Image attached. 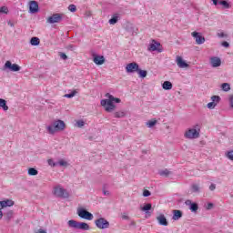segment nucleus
Wrapping results in <instances>:
<instances>
[{"instance_id":"obj_1","label":"nucleus","mask_w":233,"mask_h":233,"mask_svg":"<svg viewBox=\"0 0 233 233\" xmlns=\"http://www.w3.org/2000/svg\"><path fill=\"white\" fill-rule=\"evenodd\" d=\"M107 99L101 100V106H105L106 112H112L116 108L114 103H121V99L114 97L110 93L106 94Z\"/></svg>"},{"instance_id":"obj_2","label":"nucleus","mask_w":233,"mask_h":233,"mask_svg":"<svg viewBox=\"0 0 233 233\" xmlns=\"http://www.w3.org/2000/svg\"><path fill=\"white\" fill-rule=\"evenodd\" d=\"M66 127V125L65 124V122L63 120H56L53 123L52 126H49L47 127V130H48L49 134H56V132L65 130Z\"/></svg>"},{"instance_id":"obj_3","label":"nucleus","mask_w":233,"mask_h":233,"mask_svg":"<svg viewBox=\"0 0 233 233\" xmlns=\"http://www.w3.org/2000/svg\"><path fill=\"white\" fill-rule=\"evenodd\" d=\"M54 194L56 198H69L70 194L66 189L63 188L61 186H56L54 187Z\"/></svg>"},{"instance_id":"obj_4","label":"nucleus","mask_w":233,"mask_h":233,"mask_svg":"<svg viewBox=\"0 0 233 233\" xmlns=\"http://www.w3.org/2000/svg\"><path fill=\"white\" fill-rule=\"evenodd\" d=\"M185 137L187 139H198L199 137V129L198 131L194 128L187 129L185 133Z\"/></svg>"},{"instance_id":"obj_5","label":"nucleus","mask_w":233,"mask_h":233,"mask_svg":"<svg viewBox=\"0 0 233 233\" xmlns=\"http://www.w3.org/2000/svg\"><path fill=\"white\" fill-rule=\"evenodd\" d=\"M77 214L79 218H82L83 219H88L89 221H92V219H94V215L86 211V209L80 208L78 209Z\"/></svg>"},{"instance_id":"obj_6","label":"nucleus","mask_w":233,"mask_h":233,"mask_svg":"<svg viewBox=\"0 0 233 233\" xmlns=\"http://www.w3.org/2000/svg\"><path fill=\"white\" fill-rule=\"evenodd\" d=\"M148 50L150 52H163V46H161V44L156 42L155 40H152V43L148 46Z\"/></svg>"},{"instance_id":"obj_7","label":"nucleus","mask_w":233,"mask_h":233,"mask_svg":"<svg viewBox=\"0 0 233 233\" xmlns=\"http://www.w3.org/2000/svg\"><path fill=\"white\" fill-rule=\"evenodd\" d=\"M64 15L63 14H54L52 16H49L47 21L54 25V23H61V20L63 19Z\"/></svg>"},{"instance_id":"obj_8","label":"nucleus","mask_w":233,"mask_h":233,"mask_svg":"<svg viewBox=\"0 0 233 233\" xmlns=\"http://www.w3.org/2000/svg\"><path fill=\"white\" fill-rule=\"evenodd\" d=\"M5 68H8L11 72H19V70H21V66H19V65L12 64L10 61L5 62Z\"/></svg>"},{"instance_id":"obj_9","label":"nucleus","mask_w":233,"mask_h":233,"mask_svg":"<svg viewBox=\"0 0 233 233\" xmlns=\"http://www.w3.org/2000/svg\"><path fill=\"white\" fill-rule=\"evenodd\" d=\"M126 70L128 74L137 72V70H139V65H137L136 62L129 63L127 65Z\"/></svg>"},{"instance_id":"obj_10","label":"nucleus","mask_w":233,"mask_h":233,"mask_svg":"<svg viewBox=\"0 0 233 233\" xmlns=\"http://www.w3.org/2000/svg\"><path fill=\"white\" fill-rule=\"evenodd\" d=\"M96 225L98 228H108V227H110V223L105 218H98L96 221Z\"/></svg>"},{"instance_id":"obj_11","label":"nucleus","mask_w":233,"mask_h":233,"mask_svg":"<svg viewBox=\"0 0 233 233\" xmlns=\"http://www.w3.org/2000/svg\"><path fill=\"white\" fill-rule=\"evenodd\" d=\"M29 12L30 14H37L39 12V4H37L35 1H30Z\"/></svg>"},{"instance_id":"obj_12","label":"nucleus","mask_w":233,"mask_h":233,"mask_svg":"<svg viewBox=\"0 0 233 233\" xmlns=\"http://www.w3.org/2000/svg\"><path fill=\"white\" fill-rule=\"evenodd\" d=\"M176 63L179 68H188V64L179 56H177Z\"/></svg>"},{"instance_id":"obj_13","label":"nucleus","mask_w":233,"mask_h":233,"mask_svg":"<svg viewBox=\"0 0 233 233\" xmlns=\"http://www.w3.org/2000/svg\"><path fill=\"white\" fill-rule=\"evenodd\" d=\"M185 204L187 206V207H190V210L192 212H198V209L199 208V207L198 206V203H194L192 202V200L190 199H187L186 200Z\"/></svg>"},{"instance_id":"obj_14","label":"nucleus","mask_w":233,"mask_h":233,"mask_svg":"<svg viewBox=\"0 0 233 233\" xmlns=\"http://www.w3.org/2000/svg\"><path fill=\"white\" fill-rule=\"evenodd\" d=\"M191 35H193L196 38V43H198V45H203V43H205V37L201 36L199 33L193 32Z\"/></svg>"},{"instance_id":"obj_15","label":"nucleus","mask_w":233,"mask_h":233,"mask_svg":"<svg viewBox=\"0 0 233 233\" xmlns=\"http://www.w3.org/2000/svg\"><path fill=\"white\" fill-rule=\"evenodd\" d=\"M93 61L96 65H103L105 63V56L94 55Z\"/></svg>"},{"instance_id":"obj_16","label":"nucleus","mask_w":233,"mask_h":233,"mask_svg":"<svg viewBox=\"0 0 233 233\" xmlns=\"http://www.w3.org/2000/svg\"><path fill=\"white\" fill-rule=\"evenodd\" d=\"M157 219L158 223H160L164 227H167L168 225V221H167V218L165 217V215H159L157 218Z\"/></svg>"},{"instance_id":"obj_17","label":"nucleus","mask_w":233,"mask_h":233,"mask_svg":"<svg viewBox=\"0 0 233 233\" xmlns=\"http://www.w3.org/2000/svg\"><path fill=\"white\" fill-rule=\"evenodd\" d=\"M182 217H183V213L181 212V210H177V209L173 210V219L175 221H177V219H179V218H182Z\"/></svg>"},{"instance_id":"obj_18","label":"nucleus","mask_w":233,"mask_h":233,"mask_svg":"<svg viewBox=\"0 0 233 233\" xmlns=\"http://www.w3.org/2000/svg\"><path fill=\"white\" fill-rule=\"evenodd\" d=\"M211 65L214 67L221 66V59L218 57L211 58Z\"/></svg>"},{"instance_id":"obj_19","label":"nucleus","mask_w":233,"mask_h":233,"mask_svg":"<svg viewBox=\"0 0 233 233\" xmlns=\"http://www.w3.org/2000/svg\"><path fill=\"white\" fill-rule=\"evenodd\" d=\"M2 207L5 208V207H14V200L6 199L2 201Z\"/></svg>"},{"instance_id":"obj_20","label":"nucleus","mask_w":233,"mask_h":233,"mask_svg":"<svg viewBox=\"0 0 233 233\" xmlns=\"http://www.w3.org/2000/svg\"><path fill=\"white\" fill-rule=\"evenodd\" d=\"M68 227H70L71 228H79V222L76 221V220H69L67 222Z\"/></svg>"},{"instance_id":"obj_21","label":"nucleus","mask_w":233,"mask_h":233,"mask_svg":"<svg viewBox=\"0 0 233 233\" xmlns=\"http://www.w3.org/2000/svg\"><path fill=\"white\" fill-rule=\"evenodd\" d=\"M90 226L85 222H78V229L80 230H88Z\"/></svg>"},{"instance_id":"obj_22","label":"nucleus","mask_w":233,"mask_h":233,"mask_svg":"<svg viewBox=\"0 0 233 233\" xmlns=\"http://www.w3.org/2000/svg\"><path fill=\"white\" fill-rule=\"evenodd\" d=\"M162 86L164 90H172V83L170 81H165Z\"/></svg>"},{"instance_id":"obj_23","label":"nucleus","mask_w":233,"mask_h":233,"mask_svg":"<svg viewBox=\"0 0 233 233\" xmlns=\"http://www.w3.org/2000/svg\"><path fill=\"white\" fill-rule=\"evenodd\" d=\"M0 107L3 108V110L5 111L8 110V106H6V100L0 98Z\"/></svg>"},{"instance_id":"obj_24","label":"nucleus","mask_w":233,"mask_h":233,"mask_svg":"<svg viewBox=\"0 0 233 233\" xmlns=\"http://www.w3.org/2000/svg\"><path fill=\"white\" fill-rule=\"evenodd\" d=\"M119 19V15H114L113 17L109 20L110 25H116Z\"/></svg>"},{"instance_id":"obj_25","label":"nucleus","mask_w":233,"mask_h":233,"mask_svg":"<svg viewBox=\"0 0 233 233\" xmlns=\"http://www.w3.org/2000/svg\"><path fill=\"white\" fill-rule=\"evenodd\" d=\"M31 45H33L34 46H37V45H39L40 41L37 37H32L31 41H30Z\"/></svg>"},{"instance_id":"obj_26","label":"nucleus","mask_w":233,"mask_h":233,"mask_svg":"<svg viewBox=\"0 0 233 233\" xmlns=\"http://www.w3.org/2000/svg\"><path fill=\"white\" fill-rule=\"evenodd\" d=\"M28 174H29V176H37L38 172H37V169H35L34 167H30L28 169Z\"/></svg>"},{"instance_id":"obj_27","label":"nucleus","mask_w":233,"mask_h":233,"mask_svg":"<svg viewBox=\"0 0 233 233\" xmlns=\"http://www.w3.org/2000/svg\"><path fill=\"white\" fill-rule=\"evenodd\" d=\"M221 88L224 92H228V90H230V85L228 83H224L222 84Z\"/></svg>"},{"instance_id":"obj_28","label":"nucleus","mask_w":233,"mask_h":233,"mask_svg":"<svg viewBox=\"0 0 233 233\" xmlns=\"http://www.w3.org/2000/svg\"><path fill=\"white\" fill-rule=\"evenodd\" d=\"M152 209V204L148 203L146 204L143 208H141V210L143 212H147V210H151Z\"/></svg>"},{"instance_id":"obj_29","label":"nucleus","mask_w":233,"mask_h":233,"mask_svg":"<svg viewBox=\"0 0 233 233\" xmlns=\"http://www.w3.org/2000/svg\"><path fill=\"white\" fill-rule=\"evenodd\" d=\"M218 3H219V5H221L222 6H225V8H230V5L228 4V2L225 1V0H221V1H219Z\"/></svg>"},{"instance_id":"obj_30","label":"nucleus","mask_w":233,"mask_h":233,"mask_svg":"<svg viewBox=\"0 0 233 233\" xmlns=\"http://www.w3.org/2000/svg\"><path fill=\"white\" fill-rule=\"evenodd\" d=\"M137 72L138 73L140 77H147V71L138 69Z\"/></svg>"},{"instance_id":"obj_31","label":"nucleus","mask_w":233,"mask_h":233,"mask_svg":"<svg viewBox=\"0 0 233 233\" xmlns=\"http://www.w3.org/2000/svg\"><path fill=\"white\" fill-rule=\"evenodd\" d=\"M115 117H125V113L123 111H117L114 114Z\"/></svg>"},{"instance_id":"obj_32","label":"nucleus","mask_w":233,"mask_h":233,"mask_svg":"<svg viewBox=\"0 0 233 233\" xmlns=\"http://www.w3.org/2000/svg\"><path fill=\"white\" fill-rule=\"evenodd\" d=\"M157 123V120L153 119V120H149L147 122V125H148L149 128H152V127H154Z\"/></svg>"},{"instance_id":"obj_33","label":"nucleus","mask_w":233,"mask_h":233,"mask_svg":"<svg viewBox=\"0 0 233 233\" xmlns=\"http://www.w3.org/2000/svg\"><path fill=\"white\" fill-rule=\"evenodd\" d=\"M191 189H192V192H199V186H198L197 184H193L191 186Z\"/></svg>"},{"instance_id":"obj_34","label":"nucleus","mask_w":233,"mask_h":233,"mask_svg":"<svg viewBox=\"0 0 233 233\" xmlns=\"http://www.w3.org/2000/svg\"><path fill=\"white\" fill-rule=\"evenodd\" d=\"M14 218V212L9 211L6 213V220L10 221V219H12Z\"/></svg>"},{"instance_id":"obj_35","label":"nucleus","mask_w":233,"mask_h":233,"mask_svg":"<svg viewBox=\"0 0 233 233\" xmlns=\"http://www.w3.org/2000/svg\"><path fill=\"white\" fill-rule=\"evenodd\" d=\"M0 14H8V7L6 6L0 7Z\"/></svg>"},{"instance_id":"obj_36","label":"nucleus","mask_w":233,"mask_h":233,"mask_svg":"<svg viewBox=\"0 0 233 233\" xmlns=\"http://www.w3.org/2000/svg\"><path fill=\"white\" fill-rule=\"evenodd\" d=\"M216 105H218V103L210 102V103L208 104V108H210V109L216 108Z\"/></svg>"},{"instance_id":"obj_37","label":"nucleus","mask_w":233,"mask_h":233,"mask_svg":"<svg viewBox=\"0 0 233 233\" xmlns=\"http://www.w3.org/2000/svg\"><path fill=\"white\" fill-rule=\"evenodd\" d=\"M76 127H78V128L85 127V122L83 120L76 121Z\"/></svg>"},{"instance_id":"obj_38","label":"nucleus","mask_w":233,"mask_h":233,"mask_svg":"<svg viewBox=\"0 0 233 233\" xmlns=\"http://www.w3.org/2000/svg\"><path fill=\"white\" fill-rule=\"evenodd\" d=\"M68 10H70V12H76V10H77V7H76V5H70L68 6Z\"/></svg>"},{"instance_id":"obj_39","label":"nucleus","mask_w":233,"mask_h":233,"mask_svg":"<svg viewBox=\"0 0 233 233\" xmlns=\"http://www.w3.org/2000/svg\"><path fill=\"white\" fill-rule=\"evenodd\" d=\"M219 96H213L212 97H211V100H212V102L213 103H218V101H219Z\"/></svg>"},{"instance_id":"obj_40","label":"nucleus","mask_w":233,"mask_h":233,"mask_svg":"<svg viewBox=\"0 0 233 233\" xmlns=\"http://www.w3.org/2000/svg\"><path fill=\"white\" fill-rule=\"evenodd\" d=\"M58 164L60 165V167H66L67 165L66 161H65L64 159L59 160Z\"/></svg>"},{"instance_id":"obj_41","label":"nucleus","mask_w":233,"mask_h":233,"mask_svg":"<svg viewBox=\"0 0 233 233\" xmlns=\"http://www.w3.org/2000/svg\"><path fill=\"white\" fill-rule=\"evenodd\" d=\"M168 174H170V171L168 169L160 172V176H168Z\"/></svg>"},{"instance_id":"obj_42","label":"nucleus","mask_w":233,"mask_h":233,"mask_svg":"<svg viewBox=\"0 0 233 233\" xmlns=\"http://www.w3.org/2000/svg\"><path fill=\"white\" fill-rule=\"evenodd\" d=\"M76 94H77V92L73 91L71 94H66L65 95V97H74V96H76Z\"/></svg>"},{"instance_id":"obj_43","label":"nucleus","mask_w":233,"mask_h":233,"mask_svg":"<svg viewBox=\"0 0 233 233\" xmlns=\"http://www.w3.org/2000/svg\"><path fill=\"white\" fill-rule=\"evenodd\" d=\"M227 156H228V159L233 161V150L232 151H228Z\"/></svg>"},{"instance_id":"obj_44","label":"nucleus","mask_w":233,"mask_h":233,"mask_svg":"<svg viewBox=\"0 0 233 233\" xmlns=\"http://www.w3.org/2000/svg\"><path fill=\"white\" fill-rule=\"evenodd\" d=\"M143 196L144 198H148V196H150V191H148L147 189H145L143 192Z\"/></svg>"},{"instance_id":"obj_45","label":"nucleus","mask_w":233,"mask_h":233,"mask_svg":"<svg viewBox=\"0 0 233 233\" xmlns=\"http://www.w3.org/2000/svg\"><path fill=\"white\" fill-rule=\"evenodd\" d=\"M59 56H60L61 59H64V60H66L68 58V56H66V54H65V53H60Z\"/></svg>"},{"instance_id":"obj_46","label":"nucleus","mask_w":233,"mask_h":233,"mask_svg":"<svg viewBox=\"0 0 233 233\" xmlns=\"http://www.w3.org/2000/svg\"><path fill=\"white\" fill-rule=\"evenodd\" d=\"M222 46H224L225 48H228V46H230V45L228 44V42L224 41V42H222Z\"/></svg>"},{"instance_id":"obj_47","label":"nucleus","mask_w":233,"mask_h":233,"mask_svg":"<svg viewBox=\"0 0 233 233\" xmlns=\"http://www.w3.org/2000/svg\"><path fill=\"white\" fill-rule=\"evenodd\" d=\"M229 103H230V106L233 108V95L229 96Z\"/></svg>"},{"instance_id":"obj_48","label":"nucleus","mask_w":233,"mask_h":233,"mask_svg":"<svg viewBox=\"0 0 233 233\" xmlns=\"http://www.w3.org/2000/svg\"><path fill=\"white\" fill-rule=\"evenodd\" d=\"M218 37H227V35H225L223 32L218 33Z\"/></svg>"},{"instance_id":"obj_49","label":"nucleus","mask_w":233,"mask_h":233,"mask_svg":"<svg viewBox=\"0 0 233 233\" xmlns=\"http://www.w3.org/2000/svg\"><path fill=\"white\" fill-rule=\"evenodd\" d=\"M209 190H216V184H211L209 186Z\"/></svg>"},{"instance_id":"obj_50","label":"nucleus","mask_w":233,"mask_h":233,"mask_svg":"<svg viewBox=\"0 0 233 233\" xmlns=\"http://www.w3.org/2000/svg\"><path fill=\"white\" fill-rule=\"evenodd\" d=\"M48 165H50L51 167H55L56 166V164H54V160H52V159L48 160Z\"/></svg>"},{"instance_id":"obj_51","label":"nucleus","mask_w":233,"mask_h":233,"mask_svg":"<svg viewBox=\"0 0 233 233\" xmlns=\"http://www.w3.org/2000/svg\"><path fill=\"white\" fill-rule=\"evenodd\" d=\"M213 207H214V204L208 203L207 208L208 210H210V208H212Z\"/></svg>"},{"instance_id":"obj_52","label":"nucleus","mask_w":233,"mask_h":233,"mask_svg":"<svg viewBox=\"0 0 233 233\" xmlns=\"http://www.w3.org/2000/svg\"><path fill=\"white\" fill-rule=\"evenodd\" d=\"M35 233H46V230L45 229H38L36 232Z\"/></svg>"},{"instance_id":"obj_53","label":"nucleus","mask_w":233,"mask_h":233,"mask_svg":"<svg viewBox=\"0 0 233 233\" xmlns=\"http://www.w3.org/2000/svg\"><path fill=\"white\" fill-rule=\"evenodd\" d=\"M3 208H3V202L0 201V211L3 210Z\"/></svg>"},{"instance_id":"obj_54","label":"nucleus","mask_w":233,"mask_h":233,"mask_svg":"<svg viewBox=\"0 0 233 233\" xmlns=\"http://www.w3.org/2000/svg\"><path fill=\"white\" fill-rule=\"evenodd\" d=\"M212 1H213V4H214L215 5H218V0H212Z\"/></svg>"},{"instance_id":"obj_55","label":"nucleus","mask_w":233,"mask_h":233,"mask_svg":"<svg viewBox=\"0 0 233 233\" xmlns=\"http://www.w3.org/2000/svg\"><path fill=\"white\" fill-rule=\"evenodd\" d=\"M3 218V211L0 210V219Z\"/></svg>"},{"instance_id":"obj_56","label":"nucleus","mask_w":233,"mask_h":233,"mask_svg":"<svg viewBox=\"0 0 233 233\" xmlns=\"http://www.w3.org/2000/svg\"><path fill=\"white\" fill-rule=\"evenodd\" d=\"M105 196H108V191H104Z\"/></svg>"},{"instance_id":"obj_57","label":"nucleus","mask_w":233,"mask_h":233,"mask_svg":"<svg viewBox=\"0 0 233 233\" xmlns=\"http://www.w3.org/2000/svg\"><path fill=\"white\" fill-rule=\"evenodd\" d=\"M123 218H124V219H128V217L124 216Z\"/></svg>"}]
</instances>
